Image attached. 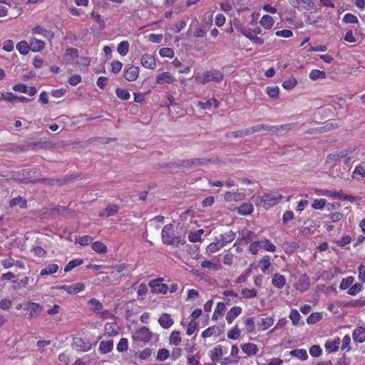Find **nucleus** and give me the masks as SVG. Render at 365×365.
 <instances>
[{"mask_svg":"<svg viewBox=\"0 0 365 365\" xmlns=\"http://www.w3.org/2000/svg\"><path fill=\"white\" fill-rule=\"evenodd\" d=\"M41 174V170L38 168L24 169L16 174L15 179L25 184L37 183L38 178L35 177L39 176Z\"/></svg>","mask_w":365,"mask_h":365,"instance_id":"obj_1","label":"nucleus"},{"mask_svg":"<svg viewBox=\"0 0 365 365\" xmlns=\"http://www.w3.org/2000/svg\"><path fill=\"white\" fill-rule=\"evenodd\" d=\"M162 241L164 244L178 247L180 242V236H175L173 224L165 225L161 232Z\"/></svg>","mask_w":365,"mask_h":365,"instance_id":"obj_2","label":"nucleus"},{"mask_svg":"<svg viewBox=\"0 0 365 365\" xmlns=\"http://www.w3.org/2000/svg\"><path fill=\"white\" fill-rule=\"evenodd\" d=\"M295 125V123H287V124H283L280 125H257L252 126L250 128V134L257 133L262 130L265 131H272L274 133H277L278 131L284 130H291L292 128H294Z\"/></svg>","mask_w":365,"mask_h":365,"instance_id":"obj_3","label":"nucleus"},{"mask_svg":"<svg viewBox=\"0 0 365 365\" xmlns=\"http://www.w3.org/2000/svg\"><path fill=\"white\" fill-rule=\"evenodd\" d=\"M223 74L217 70L206 71L202 75L201 83L205 85L210 81L219 83L223 80Z\"/></svg>","mask_w":365,"mask_h":365,"instance_id":"obj_4","label":"nucleus"},{"mask_svg":"<svg viewBox=\"0 0 365 365\" xmlns=\"http://www.w3.org/2000/svg\"><path fill=\"white\" fill-rule=\"evenodd\" d=\"M152 333L149 329L143 327L135 331L133 335V339L137 341L148 342L150 340Z\"/></svg>","mask_w":365,"mask_h":365,"instance_id":"obj_5","label":"nucleus"},{"mask_svg":"<svg viewBox=\"0 0 365 365\" xmlns=\"http://www.w3.org/2000/svg\"><path fill=\"white\" fill-rule=\"evenodd\" d=\"M163 278L153 279L149 282L151 291L155 294H166L168 290V286L162 283Z\"/></svg>","mask_w":365,"mask_h":365,"instance_id":"obj_6","label":"nucleus"},{"mask_svg":"<svg viewBox=\"0 0 365 365\" xmlns=\"http://www.w3.org/2000/svg\"><path fill=\"white\" fill-rule=\"evenodd\" d=\"M294 287L301 292L308 290L310 287V279L309 276L307 274H302L298 282L294 284Z\"/></svg>","mask_w":365,"mask_h":365,"instance_id":"obj_7","label":"nucleus"},{"mask_svg":"<svg viewBox=\"0 0 365 365\" xmlns=\"http://www.w3.org/2000/svg\"><path fill=\"white\" fill-rule=\"evenodd\" d=\"M120 209V207L118 205L108 204L105 209H103L99 212V216L101 217H109L110 216H113L118 213Z\"/></svg>","mask_w":365,"mask_h":365,"instance_id":"obj_8","label":"nucleus"},{"mask_svg":"<svg viewBox=\"0 0 365 365\" xmlns=\"http://www.w3.org/2000/svg\"><path fill=\"white\" fill-rule=\"evenodd\" d=\"M24 309L29 312V317H37L41 312V306L36 303H26L24 304Z\"/></svg>","mask_w":365,"mask_h":365,"instance_id":"obj_9","label":"nucleus"},{"mask_svg":"<svg viewBox=\"0 0 365 365\" xmlns=\"http://www.w3.org/2000/svg\"><path fill=\"white\" fill-rule=\"evenodd\" d=\"M141 64L149 69H155L156 67L155 58L153 55L145 53L141 57Z\"/></svg>","mask_w":365,"mask_h":365,"instance_id":"obj_10","label":"nucleus"},{"mask_svg":"<svg viewBox=\"0 0 365 365\" xmlns=\"http://www.w3.org/2000/svg\"><path fill=\"white\" fill-rule=\"evenodd\" d=\"M59 289L66 290L68 294H76L83 291L85 289V284L78 282L71 285H62Z\"/></svg>","mask_w":365,"mask_h":365,"instance_id":"obj_11","label":"nucleus"},{"mask_svg":"<svg viewBox=\"0 0 365 365\" xmlns=\"http://www.w3.org/2000/svg\"><path fill=\"white\" fill-rule=\"evenodd\" d=\"M139 71L138 66H132L125 71L124 77L128 81H135L139 76Z\"/></svg>","mask_w":365,"mask_h":365,"instance_id":"obj_12","label":"nucleus"},{"mask_svg":"<svg viewBox=\"0 0 365 365\" xmlns=\"http://www.w3.org/2000/svg\"><path fill=\"white\" fill-rule=\"evenodd\" d=\"M289 4L294 8L299 9L302 4H307L306 9H313L315 8L314 4L312 0H289Z\"/></svg>","mask_w":365,"mask_h":365,"instance_id":"obj_13","label":"nucleus"},{"mask_svg":"<svg viewBox=\"0 0 365 365\" xmlns=\"http://www.w3.org/2000/svg\"><path fill=\"white\" fill-rule=\"evenodd\" d=\"M235 232L232 230L225 234L220 235L217 240L220 242L222 247L225 246L227 243L232 242L235 238Z\"/></svg>","mask_w":365,"mask_h":365,"instance_id":"obj_14","label":"nucleus"},{"mask_svg":"<svg viewBox=\"0 0 365 365\" xmlns=\"http://www.w3.org/2000/svg\"><path fill=\"white\" fill-rule=\"evenodd\" d=\"M158 322L160 326L164 329L170 328L174 323L173 319L170 315L167 313H163L159 318Z\"/></svg>","mask_w":365,"mask_h":365,"instance_id":"obj_15","label":"nucleus"},{"mask_svg":"<svg viewBox=\"0 0 365 365\" xmlns=\"http://www.w3.org/2000/svg\"><path fill=\"white\" fill-rule=\"evenodd\" d=\"M353 339L356 342L362 343L365 341V328L359 327L353 331Z\"/></svg>","mask_w":365,"mask_h":365,"instance_id":"obj_16","label":"nucleus"},{"mask_svg":"<svg viewBox=\"0 0 365 365\" xmlns=\"http://www.w3.org/2000/svg\"><path fill=\"white\" fill-rule=\"evenodd\" d=\"M242 312V308L240 307H233L227 312L226 314V320L229 324L232 323L234 319L238 317Z\"/></svg>","mask_w":365,"mask_h":365,"instance_id":"obj_17","label":"nucleus"},{"mask_svg":"<svg viewBox=\"0 0 365 365\" xmlns=\"http://www.w3.org/2000/svg\"><path fill=\"white\" fill-rule=\"evenodd\" d=\"M174 81V78L169 72H163L156 77V82L159 84H170Z\"/></svg>","mask_w":365,"mask_h":365,"instance_id":"obj_18","label":"nucleus"},{"mask_svg":"<svg viewBox=\"0 0 365 365\" xmlns=\"http://www.w3.org/2000/svg\"><path fill=\"white\" fill-rule=\"evenodd\" d=\"M272 284L278 289H282L286 283V279L284 275L275 273L272 279Z\"/></svg>","mask_w":365,"mask_h":365,"instance_id":"obj_19","label":"nucleus"},{"mask_svg":"<svg viewBox=\"0 0 365 365\" xmlns=\"http://www.w3.org/2000/svg\"><path fill=\"white\" fill-rule=\"evenodd\" d=\"M254 210L252 203L244 202L237 207V212L241 215H247L251 214Z\"/></svg>","mask_w":365,"mask_h":365,"instance_id":"obj_20","label":"nucleus"},{"mask_svg":"<svg viewBox=\"0 0 365 365\" xmlns=\"http://www.w3.org/2000/svg\"><path fill=\"white\" fill-rule=\"evenodd\" d=\"M278 197L277 194H264L260 197L261 202H263V205L266 209L272 205V202L275 201Z\"/></svg>","mask_w":365,"mask_h":365,"instance_id":"obj_21","label":"nucleus"},{"mask_svg":"<svg viewBox=\"0 0 365 365\" xmlns=\"http://www.w3.org/2000/svg\"><path fill=\"white\" fill-rule=\"evenodd\" d=\"M274 323V319L271 317H262L260 321L258 322V326L259 330H266L271 327Z\"/></svg>","mask_w":365,"mask_h":365,"instance_id":"obj_22","label":"nucleus"},{"mask_svg":"<svg viewBox=\"0 0 365 365\" xmlns=\"http://www.w3.org/2000/svg\"><path fill=\"white\" fill-rule=\"evenodd\" d=\"M45 43L42 40L32 38L30 41V48L34 52L41 51L44 48Z\"/></svg>","mask_w":365,"mask_h":365,"instance_id":"obj_23","label":"nucleus"},{"mask_svg":"<svg viewBox=\"0 0 365 365\" xmlns=\"http://www.w3.org/2000/svg\"><path fill=\"white\" fill-rule=\"evenodd\" d=\"M67 182V180L63 178L62 180L58 178H38L37 182L46 183L50 185L56 184L62 185Z\"/></svg>","mask_w":365,"mask_h":365,"instance_id":"obj_24","label":"nucleus"},{"mask_svg":"<svg viewBox=\"0 0 365 365\" xmlns=\"http://www.w3.org/2000/svg\"><path fill=\"white\" fill-rule=\"evenodd\" d=\"M242 349L244 353L250 355H255L258 351V348L256 344L252 343L245 344L242 346Z\"/></svg>","mask_w":365,"mask_h":365,"instance_id":"obj_25","label":"nucleus"},{"mask_svg":"<svg viewBox=\"0 0 365 365\" xmlns=\"http://www.w3.org/2000/svg\"><path fill=\"white\" fill-rule=\"evenodd\" d=\"M320 192L327 197H330L332 198H339L340 200H344L345 194L343 192L333 191L329 190H321Z\"/></svg>","mask_w":365,"mask_h":365,"instance_id":"obj_26","label":"nucleus"},{"mask_svg":"<svg viewBox=\"0 0 365 365\" xmlns=\"http://www.w3.org/2000/svg\"><path fill=\"white\" fill-rule=\"evenodd\" d=\"M113 342L112 340H108L106 341H102L100 343L99 351L101 354H106L113 349Z\"/></svg>","mask_w":365,"mask_h":365,"instance_id":"obj_27","label":"nucleus"},{"mask_svg":"<svg viewBox=\"0 0 365 365\" xmlns=\"http://www.w3.org/2000/svg\"><path fill=\"white\" fill-rule=\"evenodd\" d=\"M347 155V151H336L334 153H330L327 157V162L336 161L339 159L345 157Z\"/></svg>","mask_w":365,"mask_h":365,"instance_id":"obj_28","label":"nucleus"},{"mask_svg":"<svg viewBox=\"0 0 365 365\" xmlns=\"http://www.w3.org/2000/svg\"><path fill=\"white\" fill-rule=\"evenodd\" d=\"M259 24L264 29H269L272 27L274 24V20L272 16L266 14L262 17Z\"/></svg>","mask_w":365,"mask_h":365,"instance_id":"obj_29","label":"nucleus"},{"mask_svg":"<svg viewBox=\"0 0 365 365\" xmlns=\"http://www.w3.org/2000/svg\"><path fill=\"white\" fill-rule=\"evenodd\" d=\"M248 135H250V128L245 130H239L233 132H228L226 133V137L242 138Z\"/></svg>","mask_w":365,"mask_h":365,"instance_id":"obj_30","label":"nucleus"},{"mask_svg":"<svg viewBox=\"0 0 365 365\" xmlns=\"http://www.w3.org/2000/svg\"><path fill=\"white\" fill-rule=\"evenodd\" d=\"M341 342L339 337H336L334 341H327L325 344V348L327 350H331V351H336L339 349V344Z\"/></svg>","mask_w":365,"mask_h":365,"instance_id":"obj_31","label":"nucleus"},{"mask_svg":"<svg viewBox=\"0 0 365 365\" xmlns=\"http://www.w3.org/2000/svg\"><path fill=\"white\" fill-rule=\"evenodd\" d=\"M16 49L21 54L26 55L31 50L30 43L29 44L26 41H21L17 43Z\"/></svg>","mask_w":365,"mask_h":365,"instance_id":"obj_32","label":"nucleus"},{"mask_svg":"<svg viewBox=\"0 0 365 365\" xmlns=\"http://www.w3.org/2000/svg\"><path fill=\"white\" fill-rule=\"evenodd\" d=\"M58 269V265L56 264H51L41 270V275L44 276L56 273Z\"/></svg>","mask_w":365,"mask_h":365,"instance_id":"obj_33","label":"nucleus"},{"mask_svg":"<svg viewBox=\"0 0 365 365\" xmlns=\"http://www.w3.org/2000/svg\"><path fill=\"white\" fill-rule=\"evenodd\" d=\"M326 76L327 75L324 71L314 69L309 73V77L312 81H317L318 79H324L326 78Z\"/></svg>","mask_w":365,"mask_h":365,"instance_id":"obj_34","label":"nucleus"},{"mask_svg":"<svg viewBox=\"0 0 365 365\" xmlns=\"http://www.w3.org/2000/svg\"><path fill=\"white\" fill-rule=\"evenodd\" d=\"M180 334V333L178 331H172L169 337V343L170 344L178 346L182 341Z\"/></svg>","mask_w":365,"mask_h":365,"instance_id":"obj_35","label":"nucleus"},{"mask_svg":"<svg viewBox=\"0 0 365 365\" xmlns=\"http://www.w3.org/2000/svg\"><path fill=\"white\" fill-rule=\"evenodd\" d=\"M92 249L100 254H103L107 252V247L101 242L96 241L91 245Z\"/></svg>","mask_w":365,"mask_h":365,"instance_id":"obj_36","label":"nucleus"},{"mask_svg":"<svg viewBox=\"0 0 365 365\" xmlns=\"http://www.w3.org/2000/svg\"><path fill=\"white\" fill-rule=\"evenodd\" d=\"M129 51V43L127 41H121L118 47H117V51L120 56H125Z\"/></svg>","mask_w":365,"mask_h":365,"instance_id":"obj_37","label":"nucleus"},{"mask_svg":"<svg viewBox=\"0 0 365 365\" xmlns=\"http://www.w3.org/2000/svg\"><path fill=\"white\" fill-rule=\"evenodd\" d=\"M19 205L20 207L24 208L26 207V200L21 197L13 198L9 202V206L13 207Z\"/></svg>","mask_w":365,"mask_h":365,"instance_id":"obj_38","label":"nucleus"},{"mask_svg":"<svg viewBox=\"0 0 365 365\" xmlns=\"http://www.w3.org/2000/svg\"><path fill=\"white\" fill-rule=\"evenodd\" d=\"M290 354L302 360H305L308 357L307 351L302 349L292 350Z\"/></svg>","mask_w":365,"mask_h":365,"instance_id":"obj_39","label":"nucleus"},{"mask_svg":"<svg viewBox=\"0 0 365 365\" xmlns=\"http://www.w3.org/2000/svg\"><path fill=\"white\" fill-rule=\"evenodd\" d=\"M83 262V259H74L71 260L65 267L64 271L66 272H68L73 269V268L82 264Z\"/></svg>","mask_w":365,"mask_h":365,"instance_id":"obj_40","label":"nucleus"},{"mask_svg":"<svg viewBox=\"0 0 365 365\" xmlns=\"http://www.w3.org/2000/svg\"><path fill=\"white\" fill-rule=\"evenodd\" d=\"M322 318V315L319 312H314L311 314L307 319V322L309 324H314L319 322Z\"/></svg>","mask_w":365,"mask_h":365,"instance_id":"obj_41","label":"nucleus"},{"mask_svg":"<svg viewBox=\"0 0 365 365\" xmlns=\"http://www.w3.org/2000/svg\"><path fill=\"white\" fill-rule=\"evenodd\" d=\"M223 354L222 349L220 346H216L212 350L210 351V358L215 361H217L219 357L222 356Z\"/></svg>","mask_w":365,"mask_h":365,"instance_id":"obj_42","label":"nucleus"},{"mask_svg":"<svg viewBox=\"0 0 365 365\" xmlns=\"http://www.w3.org/2000/svg\"><path fill=\"white\" fill-rule=\"evenodd\" d=\"M170 351L166 349H160L158 351L156 359L160 361L166 360L170 357Z\"/></svg>","mask_w":365,"mask_h":365,"instance_id":"obj_43","label":"nucleus"},{"mask_svg":"<svg viewBox=\"0 0 365 365\" xmlns=\"http://www.w3.org/2000/svg\"><path fill=\"white\" fill-rule=\"evenodd\" d=\"M260 247H263L265 250L274 252L276 250V246L267 239L260 240Z\"/></svg>","mask_w":365,"mask_h":365,"instance_id":"obj_44","label":"nucleus"},{"mask_svg":"<svg viewBox=\"0 0 365 365\" xmlns=\"http://www.w3.org/2000/svg\"><path fill=\"white\" fill-rule=\"evenodd\" d=\"M354 278L351 276L347 277L346 278H344L340 284V289L344 290L348 288H350L354 282Z\"/></svg>","mask_w":365,"mask_h":365,"instance_id":"obj_45","label":"nucleus"},{"mask_svg":"<svg viewBox=\"0 0 365 365\" xmlns=\"http://www.w3.org/2000/svg\"><path fill=\"white\" fill-rule=\"evenodd\" d=\"M116 327L117 325L115 323H106L105 325V331L109 336L115 335L118 334Z\"/></svg>","mask_w":365,"mask_h":365,"instance_id":"obj_46","label":"nucleus"},{"mask_svg":"<svg viewBox=\"0 0 365 365\" xmlns=\"http://www.w3.org/2000/svg\"><path fill=\"white\" fill-rule=\"evenodd\" d=\"M115 93L117 96L121 100H128L130 97V94L128 90L117 88L115 90Z\"/></svg>","mask_w":365,"mask_h":365,"instance_id":"obj_47","label":"nucleus"},{"mask_svg":"<svg viewBox=\"0 0 365 365\" xmlns=\"http://www.w3.org/2000/svg\"><path fill=\"white\" fill-rule=\"evenodd\" d=\"M363 289V284L361 283H355L351 285L348 290V294L354 296L359 293Z\"/></svg>","mask_w":365,"mask_h":365,"instance_id":"obj_48","label":"nucleus"},{"mask_svg":"<svg viewBox=\"0 0 365 365\" xmlns=\"http://www.w3.org/2000/svg\"><path fill=\"white\" fill-rule=\"evenodd\" d=\"M29 279L28 277H25L19 280L13 281V286L15 289H19L21 287H26L29 283Z\"/></svg>","mask_w":365,"mask_h":365,"instance_id":"obj_49","label":"nucleus"},{"mask_svg":"<svg viewBox=\"0 0 365 365\" xmlns=\"http://www.w3.org/2000/svg\"><path fill=\"white\" fill-rule=\"evenodd\" d=\"M201 267L203 268L212 269L213 270H219L221 268L220 264L213 263L208 260L203 261L201 263Z\"/></svg>","mask_w":365,"mask_h":365,"instance_id":"obj_50","label":"nucleus"},{"mask_svg":"<svg viewBox=\"0 0 365 365\" xmlns=\"http://www.w3.org/2000/svg\"><path fill=\"white\" fill-rule=\"evenodd\" d=\"M269 260V257L268 255H266L259 261V264H261V269L264 273L267 272V269L271 265Z\"/></svg>","mask_w":365,"mask_h":365,"instance_id":"obj_51","label":"nucleus"},{"mask_svg":"<svg viewBox=\"0 0 365 365\" xmlns=\"http://www.w3.org/2000/svg\"><path fill=\"white\" fill-rule=\"evenodd\" d=\"M240 331L237 327L235 325L232 329L227 332V337L230 339H237L240 337Z\"/></svg>","mask_w":365,"mask_h":365,"instance_id":"obj_52","label":"nucleus"},{"mask_svg":"<svg viewBox=\"0 0 365 365\" xmlns=\"http://www.w3.org/2000/svg\"><path fill=\"white\" fill-rule=\"evenodd\" d=\"M297 84V81L295 78L287 79L282 83L284 88L290 90L292 89Z\"/></svg>","mask_w":365,"mask_h":365,"instance_id":"obj_53","label":"nucleus"},{"mask_svg":"<svg viewBox=\"0 0 365 365\" xmlns=\"http://www.w3.org/2000/svg\"><path fill=\"white\" fill-rule=\"evenodd\" d=\"M279 87L278 86H272L267 88V93L270 98H277L279 96Z\"/></svg>","mask_w":365,"mask_h":365,"instance_id":"obj_54","label":"nucleus"},{"mask_svg":"<svg viewBox=\"0 0 365 365\" xmlns=\"http://www.w3.org/2000/svg\"><path fill=\"white\" fill-rule=\"evenodd\" d=\"M242 239L241 240H243L246 244H248L254 239L255 233L249 230H243L242 232Z\"/></svg>","mask_w":365,"mask_h":365,"instance_id":"obj_55","label":"nucleus"},{"mask_svg":"<svg viewBox=\"0 0 365 365\" xmlns=\"http://www.w3.org/2000/svg\"><path fill=\"white\" fill-rule=\"evenodd\" d=\"M216 240L217 242H212L210 243L207 247V252H217V250H219L220 248H222L223 247L222 246V245L220 244V242H219V240H217V238H216Z\"/></svg>","mask_w":365,"mask_h":365,"instance_id":"obj_56","label":"nucleus"},{"mask_svg":"<svg viewBox=\"0 0 365 365\" xmlns=\"http://www.w3.org/2000/svg\"><path fill=\"white\" fill-rule=\"evenodd\" d=\"M128 339L125 338H122L120 339L118 344H117V350L119 352H124L128 349Z\"/></svg>","mask_w":365,"mask_h":365,"instance_id":"obj_57","label":"nucleus"},{"mask_svg":"<svg viewBox=\"0 0 365 365\" xmlns=\"http://www.w3.org/2000/svg\"><path fill=\"white\" fill-rule=\"evenodd\" d=\"M197 327H198L197 322L196 321L191 320L190 322V323L188 324L186 334L187 335H191V334H194L196 331V330L197 329Z\"/></svg>","mask_w":365,"mask_h":365,"instance_id":"obj_58","label":"nucleus"},{"mask_svg":"<svg viewBox=\"0 0 365 365\" xmlns=\"http://www.w3.org/2000/svg\"><path fill=\"white\" fill-rule=\"evenodd\" d=\"M247 333H252L255 328V323L253 318H247L245 321Z\"/></svg>","mask_w":365,"mask_h":365,"instance_id":"obj_59","label":"nucleus"},{"mask_svg":"<svg viewBox=\"0 0 365 365\" xmlns=\"http://www.w3.org/2000/svg\"><path fill=\"white\" fill-rule=\"evenodd\" d=\"M326 202L327 200L325 199H315L312 204V207L315 210H322L325 207Z\"/></svg>","mask_w":365,"mask_h":365,"instance_id":"obj_60","label":"nucleus"},{"mask_svg":"<svg viewBox=\"0 0 365 365\" xmlns=\"http://www.w3.org/2000/svg\"><path fill=\"white\" fill-rule=\"evenodd\" d=\"M162 57L173 58L174 56V51L170 48H162L159 51Z\"/></svg>","mask_w":365,"mask_h":365,"instance_id":"obj_61","label":"nucleus"},{"mask_svg":"<svg viewBox=\"0 0 365 365\" xmlns=\"http://www.w3.org/2000/svg\"><path fill=\"white\" fill-rule=\"evenodd\" d=\"M289 319L294 325H297L300 319V314L297 309H292L289 314Z\"/></svg>","mask_w":365,"mask_h":365,"instance_id":"obj_62","label":"nucleus"},{"mask_svg":"<svg viewBox=\"0 0 365 365\" xmlns=\"http://www.w3.org/2000/svg\"><path fill=\"white\" fill-rule=\"evenodd\" d=\"M343 21L346 24H357L359 22L357 17L349 13L344 16Z\"/></svg>","mask_w":365,"mask_h":365,"instance_id":"obj_63","label":"nucleus"},{"mask_svg":"<svg viewBox=\"0 0 365 365\" xmlns=\"http://www.w3.org/2000/svg\"><path fill=\"white\" fill-rule=\"evenodd\" d=\"M310 354L314 357L319 356L322 353V349L318 345H313L309 349Z\"/></svg>","mask_w":365,"mask_h":365,"instance_id":"obj_64","label":"nucleus"}]
</instances>
